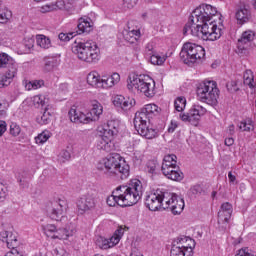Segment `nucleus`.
Returning a JSON list of instances; mask_svg holds the SVG:
<instances>
[{"mask_svg":"<svg viewBox=\"0 0 256 256\" xmlns=\"http://www.w3.org/2000/svg\"><path fill=\"white\" fill-rule=\"evenodd\" d=\"M99 141L97 143V149L100 151H106V153H111L115 150V143L113 142V137L108 136L103 133H99Z\"/></svg>","mask_w":256,"mask_h":256,"instance_id":"20","label":"nucleus"},{"mask_svg":"<svg viewBox=\"0 0 256 256\" xmlns=\"http://www.w3.org/2000/svg\"><path fill=\"white\" fill-rule=\"evenodd\" d=\"M243 77L244 85H247L248 87H250V89H253L255 87L253 72L251 70H246Z\"/></svg>","mask_w":256,"mask_h":256,"instance_id":"33","label":"nucleus"},{"mask_svg":"<svg viewBox=\"0 0 256 256\" xmlns=\"http://www.w3.org/2000/svg\"><path fill=\"white\" fill-rule=\"evenodd\" d=\"M17 75V64H12V66L8 69L4 77L11 83L13 79H15Z\"/></svg>","mask_w":256,"mask_h":256,"instance_id":"37","label":"nucleus"},{"mask_svg":"<svg viewBox=\"0 0 256 256\" xmlns=\"http://www.w3.org/2000/svg\"><path fill=\"white\" fill-rule=\"evenodd\" d=\"M171 192L157 190L150 193L145 198V206L149 211H159V209H167Z\"/></svg>","mask_w":256,"mask_h":256,"instance_id":"10","label":"nucleus"},{"mask_svg":"<svg viewBox=\"0 0 256 256\" xmlns=\"http://www.w3.org/2000/svg\"><path fill=\"white\" fill-rule=\"evenodd\" d=\"M74 121H78V123H91L93 121V118H91V114L88 112L87 114L80 112L78 119H74Z\"/></svg>","mask_w":256,"mask_h":256,"instance_id":"40","label":"nucleus"},{"mask_svg":"<svg viewBox=\"0 0 256 256\" xmlns=\"http://www.w3.org/2000/svg\"><path fill=\"white\" fill-rule=\"evenodd\" d=\"M54 254L55 256H69V254L67 253V251H65L64 249L62 248H56L54 250Z\"/></svg>","mask_w":256,"mask_h":256,"instance_id":"56","label":"nucleus"},{"mask_svg":"<svg viewBox=\"0 0 256 256\" xmlns=\"http://www.w3.org/2000/svg\"><path fill=\"white\" fill-rule=\"evenodd\" d=\"M154 115H159V106L156 104H147L135 114L134 127L145 139H155L159 135L157 129L147 124Z\"/></svg>","mask_w":256,"mask_h":256,"instance_id":"3","label":"nucleus"},{"mask_svg":"<svg viewBox=\"0 0 256 256\" xmlns=\"http://www.w3.org/2000/svg\"><path fill=\"white\" fill-rule=\"evenodd\" d=\"M240 131H253V122L251 120H244L239 125Z\"/></svg>","mask_w":256,"mask_h":256,"instance_id":"43","label":"nucleus"},{"mask_svg":"<svg viewBox=\"0 0 256 256\" xmlns=\"http://www.w3.org/2000/svg\"><path fill=\"white\" fill-rule=\"evenodd\" d=\"M207 113V109L199 104H195L189 110L187 114H180V119L183 121H188L196 127L197 123L201 120L203 115Z\"/></svg>","mask_w":256,"mask_h":256,"instance_id":"14","label":"nucleus"},{"mask_svg":"<svg viewBox=\"0 0 256 256\" xmlns=\"http://www.w3.org/2000/svg\"><path fill=\"white\" fill-rule=\"evenodd\" d=\"M233 143H235V140L233 138L225 139V145H227V147H231V145H233Z\"/></svg>","mask_w":256,"mask_h":256,"instance_id":"60","label":"nucleus"},{"mask_svg":"<svg viewBox=\"0 0 256 256\" xmlns=\"http://www.w3.org/2000/svg\"><path fill=\"white\" fill-rule=\"evenodd\" d=\"M121 81V76L119 73L114 72L112 75L106 77H102V89H111V87H115L117 83Z\"/></svg>","mask_w":256,"mask_h":256,"instance_id":"24","label":"nucleus"},{"mask_svg":"<svg viewBox=\"0 0 256 256\" xmlns=\"http://www.w3.org/2000/svg\"><path fill=\"white\" fill-rule=\"evenodd\" d=\"M73 37H77V32L60 33L58 35V39H60V41H71Z\"/></svg>","mask_w":256,"mask_h":256,"instance_id":"47","label":"nucleus"},{"mask_svg":"<svg viewBox=\"0 0 256 256\" xmlns=\"http://www.w3.org/2000/svg\"><path fill=\"white\" fill-rule=\"evenodd\" d=\"M184 35H193L203 41H217L223 33V18L217 8L203 4L192 13L191 22L183 30Z\"/></svg>","mask_w":256,"mask_h":256,"instance_id":"1","label":"nucleus"},{"mask_svg":"<svg viewBox=\"0 0 256 256\" xmlns=\"http://www.w3.org/2000/svg\"><path fill=\"white\" fill-rule=\"evenodd\" d=\"M180 59L185 65L201 63L205 59V48L195 43L187 42L180 52Z\"/></svg>","mask_w":256,"mask_h":256,"instance_id":"8","label":"nucleus"},{"mask_svg":"<svg viewBox=\"0 0 256 256\" xmlns=\"http://www.w3.org/2000/svg\"><path fill=\"white\" fill-rule=\"evenodd\" d=\"M255 39V33L251 30L243 32L240 39H238V49H245V46L247 43H251Z\"/></svg>","mask_w":256,"mask_h":256,"instance_id":"27","label":"nucleus"},{"mask_svg":"<svg viewBox=\"0 0 256 256\" xmlns=\"http://www.w3.org/2000/svg\"><path fill=\"white\" fill-rule=\"evenodd\" d=\"M226 87L230 93H237L239 91V88L237 87V82L230 81L226 84Z\"/></svg>","mask_w":256,"mask_h":256,"instance_id":"50","label":"nucleus"},{"mask_svg":"<svg viewBox=\"0 0 256 256\" xmlns=\"http://www.w3.org/2000/svg\"><path fill=\"white\" fill-rule=\"evenodd\" d=\"M87 83L94 89H102L103 78L97 71H92L87 75Z\"/></svg>","mask_w":256,"mask_h":256,"instance_id":"25","label":"nucleus"},{"mask_svg":"<svg viewBox=\"0 0 256 256\" xmlns=\"http://www.w3.org/2000/svg\"><path fill=\"white\" fill-rule=\"evenodd\" d=\"M123 37L128 43H136V41L141 37L140 30H124Z\"/></svg>","mask_w":256,"mask_h":256,"instance_id":"29","label":"nucleus"},{"mask_svg":"<svg viewBox=\"0 0 256 256\" xmlns=\"http://www.w3.org/2000/svg\"><path fill=\"white\" fill-rule=\"evenodd\" d=\"M190 191L193 195H197L198 193H201V186L195 185L190 189Z\"/></svg>","mask_w":256,"mask_h":256,"instance_id":"59","label":"nucleus"},{"mask_svg":"<svg viewBox=\"0 0 256 256\" xmlns=\"http://www.w3.org/2000/svg\"><path fill=\"white\" fill-rule=\"evenodd\" d=\"M143 196V183L134 179L128 186H118L112 195L108 196L106 203L109 207H133L137 205Z\"/></svg>","mask_w":256,"mask_h":256,"instance_id":"2","label":"nucleus"},{"mask_svg":"<svg viewBox=\"0 0 256 256\" xmlns=\"http://www.w3.org/2000/svg\"><path fill=\"white\" fill-rule=\"evenodd\" d=\"M69 208V204L67 203V199L65 198H57L54 202H52L51 208H49V216L54 221H61L65 215H67V209Z\"/></svg>","mask_w":256,"mask_h":256,"instance_id":"13","label":"nucleus"},{"mask_svg":"<svg viewBox=\"0 0 256 256\" xmlns=\"http://www.w3.org/2000/svg\"><path fill=\"white\" fill-rule=\"evenodd\" d=\"M69 119L72 123H79V115H81V111H77L75 108H71L68 112Z\"/></svg>","mask_w":256,"mask_h":256,"instance_id":"42","label":"nucleus"},{"mask_svg":"<svg viewBox=\"0 0 256 256\" xmlns=\"http://www.w3.org/2000/svg\"><path fill=\"white\" fill-rule=\"evenodd\" d=\"M127 89L132 93H141L145 97H155V80L149 75L131 74L127 79Z\"/></svg>","mask_w":256,"mask_h":256,"instance_id":"6","label":"nucleus"},{"mask_svg":"<svg viewBox=\"0 0 256 256\" xmlns=\"http://www.w3.org/2000/svg\"><path fill=\"white\" fill-rule=\"evenodd\" d=\"M0 239L6 243L8 249H16L19 247V240H17V233L13 231L4 230L0 232Z\"/></svg>","mask_w":256,"mask_h":256,"instance_id":"21","label":"nucleus"},{"mask_svg":"<svg viewBox=\"0 0 256 256\" xmlns=\"http://www.w3.org/2000/svg\"><path fill=\"white\" fill-rule=\"evenodd\" d=\"M130 256H143L142 254H139L137 252H132Z\"/></svg>","mask_w":256,"mask_h":256,"instance_id":"64","label":"nucleus"},{"mask_svg":"<svg viewBox=\"0 0 256 256\" xmlns=\"http://www.w3.org/2000/svg\"><path fill=\"white\" fill-rule=\"evenodd\" d=\"M90 117L92 121H99V117L103 115V105L101 103L94 101L92 103V109L90 110Z\"/></svg>","mask_w":256,"mask_h":256,"instance_id":"28","label":"nucleus"},{"mask_svg":"<svg viewBox=\"0 0 256 256\" xmlns=\"http://www.w3.org/2000/svg\"><path fill=\"white\" fill-rule=\"evenodd\" d=\"M113 105L122 111H131L136 105L134 98L125 97L123 95H116L113 98Z\"/></svg>","mask_w":256,"mask_h":256,"instance_id":"18","label":"nucleus"},{"mask_svg":"<svg viewBox=\"0 0 256 256\" xmlns=\"http://www.w3.org/2000/svg\"><path fill=\"white\" fill-rule=\"evenodd\" d=\"M99 171H104L110 177L120 175L121 179H127L130 173V167L125 160L121 159L119 154H111L102 159L98 164Z\"/></svg>","mask_w":256,"mask_h":256,"instance_id":"4","label":"nucleus"},{"mask_svg":"<svg viewBox=\"0 0 256 256\" xmlns=\"http://www.w3.org/2000/svg\"><path fill=\"white\" fill-rule=\"evenodd\" d=\"M9 85H11V82L5 77V75H0V89L9 87Z\"/></svg>","mask_w":256,"mask_h":256,"instance_id":"53","label":"nucleus"},{"mask_svg":"<svg viewBox=\"0 0 256 256\" xmlns=\"http://www.w3.org/2000/svg\"><path fill=\"white\" fill-rule=\"evenodd\" d=\"M13 61V58L9 56L7 53L2 52L0 53V69H3V67H7L9 63Z\"/></svg>","mask_w":256,"mask_h":256,"instance_id":"38","label":"nucleus"},{"mask_svg":"<svg viewBox=\"0 0 256 256\" xmlns=\"http://www.w3.org/2000/svg\"><path fill=\"white\" fill-rule=\"evenodd\" d=\"M36 43L41 49H51V39L43 34L36 35Z\"/></svg>","mask_w":256,"mask_h":256,"instance_id":"30","label":"nucleus"},{"mask_svg":"<svg viewBox=\"0 0 256 256\" xmlns=\"http://www.w3.org/2000/svg\"><path fill=\"white\" fill-rule=\"evenodd\" d=\"M167 205L166 209H170L173 215H181L183 209H185V200L177 194L170 192V199Z\"/></svg>","mask_w":256,"mask_h":256,"instance_id":"17","label":"nucleus"},{"mask_svg":"<svg viewBox=\"0 0 256 256\" xmlns=\"http://www.w3.org/2000/svg\"><path fill=\"white\" fill-rule=\"evenodd\" d=\"M50 122H51V113L45 110L42 116L38 118V123L40 125H48V123Z\"/></svg>","mask_w":256,"mask_h":256,"instance_id":"41","label":"nucleus"},{"mask_svg":"<svg viewBox=\"0 0 256 256\" xmlns=\"http://www.w3.org/2000/svg\"><path fill=\"white\" fill-rule=\"evenodd\" d=\"M186 105L187 100L185 99V97H178L174 102V107L179 113H181V111L185 109Z\"/></svg>","mask_w":256,"mask_h":256,"instance_id":"36","label":"nucleus"},{"mask_svg":"<svg viewBox=\"0 0 256 256\" xmlns=\"http://www.w3.org/2000/svg\"><path fill=\"white\" fill-rule=\"evenodd\" d=\"M167 61V56H159L157 54H153L150 57V62L152 65H163Z\"/></svg>","mask_w":256,"mask_h":256,"instance_id":"39","label":"nucleus"},{"mask_svg":"<svg viewBox=\"0 0 256 256\" xmlns=\"http://www.w3.org/2000/svg\"><path fill=\"white\" fill-rule=\"evenodd\" d=\"M72 53L84 63H99L101 61V49L97 42L87 40L84 42H74L72 45Z\"/></svg>","mask_w":256,"mask_h":256,"instance_id":"5","label":"nucleus"},{"mask_svg":"<svg viewBox=\"0 0 256 256\" xmlns=\"http://www.w3.org/2000/svg\"><path fill=\"white\" fill-rule=\"evenodd\" d=\"M69 159H71V153L67 150H61L58 154V161L60 163H66Z\"/></svg>","mask_w":256,"mask_h":256,"instance_id":"45","label":"nucleus"},{"mask_svg":"<svg viewBox=\"0 0 256 256\" xmlns=\"http://www.w3.org/2000/svg\"><path fill=\"white\" fill-rule=\"evenodd\" d=\"M7 109H9V103L7 101H0V117L7 115Z\"/></svg>","mask_w":256,"mask_h":256,"instance_id":"49","label":"nucleus"},{"mask_svg":"<svg viewBox=\"0 0 256 256\" xmlns=\"http://www.w3.org/2000/svg\"><path fill=\"white\" fill-rule=\"evenodd\" d=\"M123 1L127 5L128 9H133V7L137 5V1L139 0H123Z\"/></svg>","mask_w":256,"mask_h":256,"instance_id":"57","label":"nucleus"},{"mask_svg":"<svg viewBox=\"0 0 256 256\" xmlns=\"http://www.w3.org/2000/svg\"><path fill=\"white\" fill-rule=\"evenodd\" d=\"M233 215V205L229 202H225L221 205L220 211L218 212V225H221V229H227V224Z\"/></svg>","mask_w":256,"mask_h":256,"instance_id":"15","label":"nucleus"},{"mask_svg":"<svg viewBox=\"0 0 256 256\" xmlns=\"http://www.w3.org/2000/svg\"><path fill=\"white\" fill-rule=\"evenodd\" d=\"M162 173L167 179L172 181H183V172L179 169L177 165V156L175 154L166 155L162 162Z\"/></svg>","mask_w":256,"mask_h":256,"instance_id":"9","label":"nucleus"},{"mask_svg":"<svg viewBox=\"0 0 256 256\" xmlns=\"http://www.w3.org/2000/svg\"><path fill=\"white\" fill-rule=\"evenodd\" d=\"M146 49L147 51H153V44H147Z\"/></svg>","mask_w":256,"mask_h":256,"instance_id":"63","label":"nucleus"},{"mask_svg":"<svg viewBox=\"0 0 256 256\" xmlns=\"http://www.w3.org/2000/svg\"><path fill=\"white\" fill-rule=\"evenodd\" d=\"M93 20L87 16L81 17L78 19V32L77 35H81V33H91L93 31Z\"/></svg>","mask_w":256,"mask_h":256,"instance_id":"23","label":"nucleus"},{"mask_svg":"<svg viewBox=\"0 0 256 256\" xmlns=\"http://www.w3.org/2000/svg\"><path fill=\"white\" fill-rule=\"evenodd\" d=\"M10 135H12V137H19V135H21V126L16 123H12L10 125Z\"/></svg>","mask_w":256,"mask_h":256,"instance_id":"46","label":"nucleus"},{"mask_svg":"<svg viewBox=\"0 0 256 256\" xmlns=\"http://www.w3.org/2000/svg\"><path fill=\"white\" fill-rule=\"evenodd\" d=\"M228 179H229L230 183H235L236 177H235V175H233L232 172H229L228 173Z\"/></svg>","mask_w":256,"mask_h":256,"instance_id":"61","label":"nucleus"},{"mask_svg":"<svg viewBox=\"0 0 256 256\" xmlns=\"http://www.w3.org/2000/svg\"><path fill=\"white\" fill-rule=\"evenodd\" d=\"M228 133H229L230 135H233V133H235V125H230V126L228 127Z\"/></svg>","mask_w":256,"mask_h":256,"instance_id":"62","label":"nucleus"},{"mask_svg":"<svg viewBox=\"0 0 256 256\" xmlns=\"http://www.w3.org/2000/svg\"><path fill=\"white\" fill-rule=\"evenodd\" d=\"M178 127L177 121H171L169 127H168V133H174L175 129Z\"/></svg>","mask_w":256,"mask_h":256,"instance_id":"58","label":"nucleus"},{"mask_svg":"<svg viewBox=\"0 0 256 256\" xmlns=\"http://www.w3.org/2000/svg\"><path fill=\"white\" fill-rule=\"evenodd\" d=\"M52 135L53 134L49 130L42 131L40 134H38L35 137L36 145H44V143H47V141H49V139H51Z\"/></svg>","mask_w":256,"mask_h":256,"instance_id":"32","label":"nucleus"},{"mask_svg":"<svg viewBox=\"0 0 256 256\" xmlns=\"http://www.w3.org/2000/svg\"><path fill=\"white\" fill-rule=\"evenodd\" d=\"M251 18V12L247 8V6H241L237 12H236V19L240 23V25H243V23H247L249 19Z\"/></svg>","mask_w":256,"mask_h":256,"instance_id":"26","label":"nucleus"},{"mask_svg":"<svg viewBox=\"0 0 256 256\" xmlns=\"http://www.w3.org/2000/svg\"><path fill=\"white\" fill-rule=\"evenodd\" d=\"M172 247L184 251L185 253L189 251V249L193 251V249H195V240L187 236H182L173 242Z\"/></svg>","mask_w":256,"mask_h":256,"instance_id":"19","label":"nucleus"},{"mask_svg":"<svg viewBox=\"0 0 256 256\" xmlns=\"http://www.w3.org/2000/svg\"><path fill=\"white\" fill-rule=\"evenodd\" d=\"M157 169V163L153 160L148 161L146 171L148 173H155V170Z\"/></svg>","mask_w":256,"mask_h":256,"instance_id":"51","label":"nucleus"},{"mask_svg":"<svg viewBox=\"0 0 256 256\" xmlns=\"http://www.w3.org/2000/svg\"><path fill=\"white\" fill-rule=\"evenodd\" d=\"M55 11V4H45L39 7L40 13H51Z\"/></svg>","mask_w":256,"mask_h":256,"instance_id":"48","label":"nucleus"},{"mask_svg":"<svg viewBox=\"0 0 256 256\" xmlns=\"http://www.w3.org/2000/svg\"><path fill=\"white\" fill-rule=\"evenodd\" d=\"M32 102L35 107H39L40 105L43 106L45 103H47V98H45L43 95H36L32 98Z\"/></svg>","mask_w":256,"mask_h":256,"instance_id":"44","label":"nucleus"},{"mask_svg":"<svg viewBox=\"0 0 256 256\" xmlns=\"http://www.w3.org/2000/svg\"><path fill=\"white\" fill-rule=\"evenodd\" d=\"M54 6L55 10L60 9L61 11H67L68 13L73 10V6L69 2L65 3L63 0L56 1Z\"/></svg>","mask_w":256,"mask_h":256,"instance_id":"34","label":"nucleus"},{"mask_svg":"<svg viewBox=\"0 0 256 256\" xmlns=\"http://www.w3.org/2000/svg\"><path fill=\"white\" fill-rule=\"evenodd\" d=\"M59 66V60L57 58H46L45 64H44V71L46 73H51V71H54Z\"/></svg>","mask_w":256,"mask_h":256,"instance_id":"31","label":"nucleus"},{"mask_svg":"<svg viewBox=\"0 0 256 256\" xmlns=\"http://www.w3.org/2000/svg\"><path fill=\"white\" fill-rule=\"evenodd\" d=\"M98 133H103L109 137H115L119 133V121L110 120L107 122V125L98 127Z\"/></svg>","mask_w":256,"mask_h":256,"instance_id":"22","label":"nucleus"},{"mask_svg":"<svg viewBox=\"0 0 256 256\" xmlns=\"http://www.w3.org/2000/svg\"><path fill=\"white\" fill-rule=\"evenodd\" d=\"M43 85H44L43 80H33V81L26 82L25 89L27 91H31L33 89H40V87H43Z\"/></svg>","mask_w":256,"mask_h":256,"instance_id":"35","label":"nucleus"},{"mask_svg":"<svg viewBox=\"0 0 256 256\" xmlns=\"http://www.w3.org/2000/svg\"><path fill=\"white\" fill-rule=\"evenodd\" d=\"M5 131H7V122L0 120V137H3Z\"/></svg>","mask_w":256,"mask_h":256,"instance_id":"54","label":"nucleus"},{"mask_svg":"<svg viewBox=\"0 0 256 256\" xmlns=\"http://www.w3.org/2000/svg\"><path fill=\"white\" fill-rule=\"evenodd\" d=\"M7 197V190L5 189V185L0 183V201H3Z\"/></svg>","mask_w":256,"mask_h":256,"instance_id":"55","label":"nucleus"},{"mask_svg":"<svg viewBox=\"0 0 256 256\" xmlns=\"http://www.w3.org/2000/svg\"><path fill=\"white\" fill-rule=\"evenodd\" d=\"M235 256H256L254 253H252L249 248H243L238 251V253Z\"/></svg>","mask_w":256,"mask_h":256,"instance_id":"52","label":"nucleus"},{"mask_svg":"<svg viewBox=\"0 0 256 256\" xmlns=\"http://www.w3.org/2000/svg\"><path fill=\"white\" fill-rule=\"evenodd\" d=\"M219 87L213 80H204L197 85L196 94L201 103L216 107L219 101Z\"/></svg>","mask_w":256,"mask_h":256,"instance_id":"7","label":"nucleus"},{"mask_svg":"<svg viewBox=\"0 0 256 256\" xmlns=\"http://www.w3.org/2000/svg\"><path fill=\"white\" fill-rule=\"evenodd\" d=\"M125 231H129V227L121 225L115 230L111 238L98 237L96 239V245L100 249H111L115 247V245H119V241H121L123 235H125Z\"/></svg>","mask_w":256,"mask_h":256,"instance_id":"12","label":"nucleus"},{"mask_svg":"<svg viewBox=\"0 0 256 256\" xmlns=\"http://www.w3.org/2000/svg\"><path fill=\"white\" fill-rule=\"evenodd\" d=\"M43 229L45 235L51 239H69V237H73L74 233H77V229L73 223L67 224L65 228L58 229L56 225L47 224Z\"/></svg>","mask_w":256,"mask_h":256,"instance_id":"11","label":"nucleus"},{"mask_svg":"<svg viewBox=\"0 0 256 256\" xmlns=\"http://www.w3.org/2000/svg\"><path fill=\"white\" fill-rule=\"evenodd\" d=\"M97 201L95 200V195L88 193L82 195L77 201V208L80 213H86V211H92L95 209Z\"/></svg>","mask_w":256,"mask_h":256,"instance_id":"16","label":"nucleus"}]
</instances>
